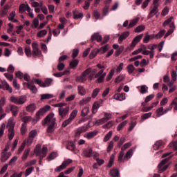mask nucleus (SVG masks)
<instances>
[{"mask_svg": "<svg viewBox=\"0 0 177 177\" xmlns=\"http://www.w3.org/2000/svg\"><path fill=\"white\" fill-rule=\"evenodd\" d=\"M153 99H154V94H151L148 96L146 97L145 102H142V106H146L147 105V103H149V102H150V100H153Z\"/></svg>", "mask_w": 177, "mask_h": 177, "instance_id": "cd10ccee", "label": "nucleus"}, {"mask_svg": "<svg viewBox=\"0 0 177 177\" xmlns=\"http://www.w3.org/2000/svg\"><path fill=\"white\" fill-rule=\"evenodd\" d=\"M91 97H84L79 102L80 106H85L91 102Z\"/></svg>", "mask_w": 177, "mask_h": 177, "instance_id": "2f4dec72", "label": "nucleus"}, {"mask_svg": "<svg viewBox=\"0 0 177 177\" xmlns=\"http://www.w3.org/2000/svg\"><path fill=\"white\" fill-rule=\"evenodd\" d=\"M25 54L28 57H31V48L30 46L25 47Z\"/></svg>", "mask_w": 177, "mask_h": 177, "instance_id": "e2e57ef3", "label": "nucleus"}, {"mask_svg": "<svg viewBox=\"0 0 177 177\" xmlns=\"http://www.w3.org/2000/svg\"><path fill=\"white\" fill-rule=\"evenodd\" d=\"M165 114L164 113V107L161 106L156 110V117H161V115H164Z\"/></svg>", "mask_w": 177, "mask_h": 177, "instance_id": "3c124183", "label": "nucleus"}, {"mask_svg": "<svg viewBox=\"0 0 177 177\" xmlns=\"http://www.w3.org/2000/svg\"><path fill=\"white\" fill-rule=\"evenodd\" d=\"M106 73L104 72V69H101L97 74L95 75V78H97V82L102 84L104 81V77Z\"/></svg>", "mask_w": 177, "mask_h": 177, "instance_id": "9b49d317", "label": "nucleus"}, {"mask_svg": "<svg viewBox=\"0 0 177 177\" xmlns=\"http://www.w3.org/2000/svg\"><path fill=\"white\" fill-rule=\"evenodd\" d=\"M37 130H32L29 134H28V136L29 138H32V139H35V136H37Z\"/></svg>", "mask_w": 177, "mask_h": 177, "instance_id": "774afa93", "label": "nucleus"}, {"mask_svg": "<svg viewBox=\"0 0 177 177\" xmlns=\"http://www.w3.org/2000/svg\"><path fill=\"white\" fill-rule=\"evenodd\" d=\"M41 124L43 127L48 125L47 132L48 133H52V132L56 129V118H55V114H48L44 120H42Z\"/></svg>", "mask_w": 177, "mask_h": 177, "instance_id": "f03ea898", "label": "nucleus"}, {"mask_svg": "<svg viewBox=\"0 0 177 177\" xmlns=\"http://www.w3.org/2000/svg\"><path fill=\"white\" fill-rule=\"evenodd\" d=\"M34 171V167H28L25 171V176H28Z\"/></svg>", "mask_w": 177, "mask_h": 177, "instance_id": "69168bd1", "label": "nucleus"}, {"mask_svg": "<svg viewBox=\"0 0 177 177\" xmlns=\"http://www.w3.org/2000/svg\"><path fill=\"white\" fill-rule=\"evenodd\" d=\"M57 157V153L56 152H52L47 157L48 161H52V160H55Z\"/></svg>", "mask_w": 177, "mask_h": 177, "instance_id": "5fc2aeb1", "label": "nucleus"}, {"mask_svg": "<svg viewBox=\"0 0 177 177\" xmlns=\"http://www.w3.org/2000/svg\"><path fill=\"white\" fill-rule=\"evenodd\" d=\"M91 41H97V42H102V35L99 33H95L91 36Z\"/></svg>", "mask_w": 177, "mask_h": 177, "instance_id": "c756f323", "label": "nucleus"}, {"mask_svg": "<svg viewBox=\"0 0 177 177\" xmlns=\"http://www.w3.org/2000/svg\"><path fill=\"white\" fill-rule=\"evenodd\" d=\"M19 106L12 104L7 105L5 108L6 113H9L10 111H11L13 117H17V114H19Z\"/></svg>", "mask_w": 177, "mask_h": 177, "instance_id": "0eeeda50", "label": "nucleus"}, {"mask_svg": "<svg viewBox=\"0 0 177 177\" xmlns=\"http://www.w3.org/2000/svg\"><path fill=\"white\" fill-rule=\"evenodd\" d=\"M99 107H100V104L97 102H95L92 106V113L93 114H96L97 111L99 110Z\"/></svg>", "mask_w": 177, "mask_h": 177, "instance_id": "7c9ffc66", "label": "nucleus"}, {"mask_svg": "<svg viewBox=\"0 0 177 177\" xmlns=\"http://www.w3.org/2000/svg\"><path fill=\"white\" fill-rule=\"evenodd\" d=\"M53 107H59L58 113L61 118H64L66 115H68V111H70V107L67 106L66 103H57L53 105Z\"/></svg>", "mask_w": 177, "mask_h": 177, "instance_id": "20e7f679", "label": "nucleus"}, {"mask_svg": "<svg viewBox=\"0 0 177 177\" xmlns=\"http://www.w3.org/2000/svg\"><path fill=\"white\" fill-rule=\"evenodd\" d=\"M97 135V131H94L91 132L87 133V134L84 136V138H86V139H92L93 138H95Z\"/></svg>", "mask_w": 177, "mask_h": 177, "instance_id": "e433bc0d", "label": "nucleus"}, {"mask_svg": "<svg viewBox=\"0 0 177 177\" xmlns=\"http://www.w3.org/2000/svg\"><path fill=\"white\" fill-rule=\"evenodd\" d=\"M6 103V99L4 97H1L0 99V114L3 113V106H5Z\"/></svg>", "mask_w": 177, "mask_h": 177, "instance_id": "473e14b6", "label": "nucleus"}, {"mask_svg": "<svg viewBox=\"0 0 177 177\" xmlns=\"http://www.w3.org/2000/svg\"><path fill=\"white\" fill-rule=\"evenodd\" d=\"M10 156H12V153L10 152L1 151V161L2 162H6V161H8V160H9V158H10Z\"/></svg>", "mask_w": 177, "mask_h": 177, "instance_id": "2eb2a0df", "label": "nucleus"}, {"mask_svg": "<svg viewBox=\"0 0 177 177\" xmlns=\"http://www.w3.org/2000/svg\"><path fill=\"white\" fill-rule=\"evenodd\" d=\"M9 100L11 103H14V104H24V103L27 102V97L26 95H21L19 97L11 96L10 97Z\"/></svg>", "mask_w": 177, "mask_h": 177, "instance_id": "423d86ee", "label": "nucleus"}, {"mask_svg": "<svg viewBox=\"0 0 177 177\" xmlns=\"http://www.w3.org/2000/svg\"><path fill=\"white\" fill-rule=\"evenodd\" d=\"M171 106L174 107V110L177 111V97H176L171 102Z\"/></svg>", "mask_w": 177, "mask_h": 177, "instance_id": "338daca9", "label": "nucleus"}, {"mask_svg": "<svg viewBox=\"0 0 177 177\" xmlns=\"http://www.w3.org/2000/svg\"><path fill=\"white\" fill-rule=\"evenodd\" d=\"M15 16H16V12L15 11L11 12L8 17V20L10 21H12V23H17V21H19L15 19Z\"/></svg>", "mask_w": 177, "mask_h": 177, "instance_id": "72a5a7b5", "label": "nucleus"}, {"mask_svg": "<svg viewBox=\"0 0 177 177\" xmlns=\"http://www.w3.org/2000/svg\"><path fill=\"white\" fill-rule=\"evenodd\" d=\"M50 110V106L46 105L43 108L40 109L36 113V120L37 121H39L41 120V117L45 114V113H48Z\"/></svg>", "mask_w": 177, "mask_h": 177, "instance_id": "6e6552de", "label": "nucleus"}, {"mask_svg": "<svg viewBox=\"0 0 177 177\" xmlns=\"http://www.w3.org/2000/svg\"><path fill=\"white\" fill-rule=\"evenodd\" d=\"M16 124V122H15V118L13 117H11L8 122L7 124V128L8 129H15V125Z\"/></svg>", "mask_w": 177, "mask_h": 177, "instance_id": "bb28decb", "label": "nucleus"}, {"mask_svg": "<svg viewBox=\"0 0 177 177\" xmlns=\"http://www.w3.org/2000/svg\"><path fill=\"white\" fill-rule=\"evenodd\" d=\"M139 22V18H136L131 21H130V23L127 27V28H132V27H135L136 24H138Z\"/></svg>", "mask_w": 177, "mask_h": 177, "instance_id": "58836bf2", "label": "nucleus"}, {"mask_svg": "<svg viewBox=\"0 0 177 177\" xmlns=\"http://www.w3.org/2000/svg\"><path fill=\"white\" fill-rule=\"evenodd\" d=\"M71 122H73V120L69 118L68 120H66L62 122V128H66V127H67V125H70Z\"/></svg>", "mask_w": 177, "mask_h": 177, "instance_id": "052dcab7", "label": "nucleus"}, {"mask_svg": "<svg viewBox=\"0 0 177 177\" xmlns=\"http://www.w3.org/2000/svg\"><path fill=\"white\" fill-rule=\"evenodd\" d=\"M145 28L146 27L145 26V25H141L136 27L134 31L135 32H142V31H145Z\"/></svg>", "mask_w": 177, "mask_h": 177, "instance_id": "680f3d73", "label": "nucleus"}, {"mask_svg": "<svg viewBox=\"0 0 177 177\" xmlns=\"http://www.w3.org/2000/svg\"><path fill=\"white\" fill-rule=\"evenodd\" d=\"M142 38H143V34L136 36L131 42V46L135 48L138 42H140Z\"/></svg>", "mask_w": 177, "mask_h": 177, "instance_id": "4be33fe9", "label": "nucleus"}, {"mask_svg": "<svg viewBox=\"0 0 177 177\" xmlns=\"http://www.w3.org/2000/svg\"><path fill=\"white\" fill-rule=\"evenodd\" d=\"M24 85H26L28 89H30L32 93H37L38 92V88L34 85V82H24Z\"/></svg>", "mask_w": 177, "mask_h": 177, "instance_id": "ddd939ff", "label": "nucleus"}, {"mask_svg": "<svg viewBox=\"0 0 177 177\" xmlns=\"http://www.w3.org/2000/svg\"><path fill=\"white\" fill-rule=\"evenodd\" d=\"M92 154H93V150H92V148L91 147L84 149L82 152V155L86 158H91V157H92Z\"/></svg>", "mask_w": 177, "mask_h": 177, "instance_id": "dca6fc26", "label": "nucleus"}, {"mask_svg": "<svg viewBox=\"0 0 177 177\" xmlns=\"http://www.w3.org/2000/svg\"><path fill=\"white\" fill-rule=\"evenodd\" d=\"M169 158H165L160 162V164L158 166L159 168V170H158L159 174H162V172H164L165 171H167V169H168V165H165V163H167V162L169 161ZM163 165H165V166L163 167Z\"/></svg>", "mask_w": 177, "mask_h": 177, "instance_id": "f8f14e48", "label": "nucleus"}, {"mask_svg": "<svg viewBox=\"0 0 177 177\" xmlns=\"http://www.w3.org/2000/svg\"><path fill=\"white\" fill-rule=\"evenodd\" d=\"M8 138L9 140H12L15 138V129H8Z\"/></svg>", "mask_w": 177, "mask_h": 177, "instance_id": "c9c22d12", "label": "nucleus"}, {"mask_svg": "<svg viewBox=\"0 0 177 177\" xmlns=\"http://www.w3.org/2000/svg\"><path fill=\"white\" fill-rule=\"evenodd\" d=\"M47 34H48V30H42L39 31L37 33V37H38V38H43V37H45V35H46Z\"/></svg>", "mask_w": 177, "mask_h": 177, "instance_id": "49530a36", "label": "nucleus"}, {"mask_svg": "<svg viewBox=\"0 0 177 177\" xmlns=\"http://www.w3.org/2000/svg\"><path fill=\"white\" fill-rule=\"evenodd\" d=\"M88 129H89V128H88V127L86 126L79 127L75 131V136H77V138H80V136H81V133H84V132H86Z\"/></svg>", "mask_w": 177, "mask_h": 177, "instance_id": "f3484780", "label": "nucleus"}, {"mask_svg": "<svg viewBox=\"0 0 177 177\" xmlns=\"http://www.w3.org/2000/svg\"><path fill=\"white\" fill-rule=\"evenodd\" d=\"M1 88L6 91H8L10 93H12V92L13 91L12 90V88L10 87V86H9V84H8L6 81H1Z\"/></svg>", "mask_w": 177, "mask_h": 177, "instance_id": "393cba45", "label": "nucleus"}, {"mask_svg": "<svg viewBox=\"0 0 177 177\" xmlns=\"http://www.w3.org/2000/svg\"><path fill=\"white\" fill-rule=\"evenodd\" d=\"M78 63H80V61L78 59L72 60V62H70L71 68H75V67L78 66Z\"/></svg>", "mask_w": 177, "mask_h": 177, "instance_id": "603ef678", "label": "nucleus"}, {"mask_svg": "<svg viewBox=\"0 0 177 177\" xmlns=\"http://www.w3.org/2000/svg\"><path fill=\"white\" fill-rule=\"evenodd\" d=\"M129 37V32H122L118 38L119 44H122V41H124V39H127V38H128Z\"/></svg>", "mask_w": 177, "mask_h": 177, "instance_id": "b1692460", "label": "nucleus"}, {"mask_svg": "<svg viewBox=\"0 0 177 177\" xmlns=\"http://www.w3.org/2000/svg\"><path fill=\"white\" fill-rule=\"evenodd\" d=\"M8 10H9V5L6 4L3 8L0 10V18L5 17L8 15Z\"/></svg>", "mask_w": 177, "mask_h": 177, "instance_id": "412c9836", "label": "nucleus"}, {"mask_svg": "<svg viewBox=\"0 0 177 177\" xmlns=\"http://www.w3.org/2000/svg\"><path fill=\"white\" fill-rule=\"evenodd\" d=\"M165 32H166V30L164 29L160 30L158 34L155 35V38H156V39H160V38H162Z\"/></svg>", "mask_w": 177, "mask_h": 177, "instance_id": "864d4df0", "label": "nucleus"}, {"mask_svg": "<svg viewBox=\"0 0 177 177\" xmlns=\"http://www.w3.org/2000/svg\"><path fill=\"white\" fill-rule=\"evenodd\" d=\"M77 91L79 95H81V96H84V95H86V90H85V88H84L82 86H78Z\"/></svg>", "mask_w": 177, "mask_h": 177, "instance_id": "a19ab883", "label": "nucleus"}, {"mask_svg": "<svg viewBox=\"0 0 177 177\" xmlns=\"http://www.w3.org/2000/svg\"><path fill=\"white\" fill-rule=\"evenodd\" d=\"M147 49H149L151 52H153V54L156 55L154 49H157V44H149L147 46Z\"/></svg>", "mask_w": 177, "mask_h": 177, "instance_id": "bf43d9fd", "label": "nucleus"}, {"mask_svg": "<svg viewBox=\"0 0 177 177\" xmlns=\"http://www.w3.org/2000/svg\"><path fill=\"white\" fill-rule=\"evenodd\" d=\"M32 56H41V51L39 48H38V44L36 42L32 43Z\"/></svg>", "mask_w": 177, "mask_h": 177, "instance_id": "4468645a", "label": "nucleus"}, {"mask_svg": "<svg viewBox=\"0 0 177 177\" xmlns=\"http://www.w3.org/2000/svg\"><path fill=\"white\" fill-rule=\"evenodd\" d=\"M89 114V107L85 106L81 111L82 117H86Z\"/></svg>", "mask_w": 177, "mask_h": 177, "instance_id": "c03bdc74", "label": "nucleus"}, {"mask_svg": "<svg viewBox=\"0 0 177 177\" xmlns=\"http://www.w3.org/2000/svg\"><path fill=\"white\" fill-rule=\"evenodd\" d=\"M97 53H99V49L95 48L93 50L89 55L90 59H94V57H96V56H97Z\"/></svg>", "mask_w": 177, "mask_h": 177, "instance_id": "a18cd8bd", "label": "nucleus"}, {"mask_svg": "<svg viewBox=\"0 0 177 177\" xmlns=\"http://www.w3.org/2000/svg\"><path fill=\"white\" fill-rule=\"evenodd\" d=\"M169 27L170 28V29H169L168 31L165 35V38L169 37V35H171V34H172V32L175 31V22H171V24H169Z\"/></svg>", "mask_w": 177, "mask_h": 177, "instance_id": "aec40b11", "label": "nucleus"}, {"mask_svg": "<svg viewBox=\"0 0 177 177\" xmlns=\"http://www.w3.org/2000/svg\"><path fill=\"white\" fill-rule=\"evenodd\" d=\"M162 146V140H158L156 142V144L153 145L154 150H158Z\"/></svg>", "mask_w": 177, "mask_h": 177, "instance_id": "6e6d98bb", "label": "nucleus"}, {"mask_svg": "<svg viewBox=\"0 0 177 177\" xmlns=\"http://www.w3.org/2000/svg\"><path fill=\"white\" fill-rule=\"evenodd\" d=\"M125 80V75H120L115 79V84H120L122 81H124Z\"/></svg>", "mask_w": 177, "mask_h": 177, "instance_id": "de8ad7c7", "label": "nucleus"}, {"mask_svg": "<svg viewBox=\"0 0 177 177\" xmlns=\"http://www.w3.org/2000/svg\"><path fill=\"white\" fill-rule=\"evenodd\" d=\"M84 17V14L82 12H78V10H73V19L75 20L78 19H82Z\"/></svg>", "mask_w": 177, "mask_h": 177, "instance_id": "c85d7f7f", "label": "nucleus"}, {"mask_svg": "<svg viewBox=\"0 0 177 177\" xmlns=\"http://www.w3.org/2000/svg\"><path fill=\"white\" fill-rule=\"evenodd\" d=\"M111 136H113V131H111L104 138V142H108V140H110Z\"/></svg>", "mask_w": 177, "mask_h": 177, "instance_id": "0e129e2a", "label": "nucleus"}, {"mask_svg": "<svg viewBox=\"0 0 177 177\" xmlns=\"http://www.w3.org/2000/svg\"><path fill=\"white\" fill-rule=\"evenodd\" d=\"M132 146V144L131 142L125 143L121 148V151L119 153L118 156V162H125V161H128L131 157H132V155L133 154V149H130L124 155V151L127 150V149H129Z\"/></svg>", "mask_w": 177, "mask_h": 177, "instance_id": "f257e3e1", "label": "nucleus"}, {"mask_svg": "<svg viewBox=\"0 0 177 177\" xmlns=\"http://www.w3.org/2000/svg\"><path fill=\"white\" fill-rule=\"evenodd\" d=\"M127 124H128V120H124L122 122H121L120 124H119V125L117 127V131H121L122 129V128H124V127H125V125H127Z\"/></svg>", "mask_w": 177, "mask_h": 177, "instance_id": "13d9d810", "label": "nucleus"}, {"mask_svg": "<svg viewBox=\"0 0 177 177\" xmlns=\"http://www.w3.org/2000/svg\"><path fill=\"white\" fill-rule=\"evenodd\" d=\"M32 142H34V138L28 136L23 142L25 143V145L31 146Z\"/></svg>", "mask_w": 177, "mask_h": 177, "instance_id": "09e8293b", "label": "nucleus"}, {"mask_svg": "<svg viewBox=\"0 0 177 177\" xmlns=\"http://www.w3.org/2000/svg\"><path fill=\"white\" fill-rule=\"evenodd\" d=\"M142 54L145 55V56H147L149 55L150 59H153V57H154V54L153 51H151V50H145L142 51Z\"/></svg>", "mask_w": 177, "mask_h": 177, "instance_id": "8fccbe9b", "label": "nucleus"}, {"mask_svg": "<svg viewBox=\"0 0 177 177\" xmlns=\"http://www.w3.org/2000/svg\"><path fill=\"white\" fill-rule=\"evenodd\" d=\"M158 13V7L157 6H153L151 7V11L149 14L148 15V18L151 19L155 15H157Z\"/></svg>", "mask_w": 177, "mask_h": 177, "instance_id": "a211bd4d", "label": "nucleus"}, {"mask_svg": "<svg viewBox=\"0 0 177 177\" xmlns=\"http://www.w3.org/2000/svg\"><path fill=\"white\" fill-rule=\"evenodd\" d=\"M66 148L68 150H71V151H74V150L76 149L75 144L73 142H69L67 144Z\"/></svg>", "mask_w": 177, "mask_h": 177, "instance_id": "37998d69", "label": "nucleus"}, {"mask_svg": "<svg viewBox=\"0 0 177 177\" xmlns=\"http://www.w3.org/2000/svg\"><path fill=\"white\" fill-rule=\"evenodd\" d=\"M35 83L40 86L41 88H46V86H50L53 80L52 79H46L44 82L41 81L39 79H35Z\"/></svg>", "mask_w": 177, "mask_h": 177, "instance_id": "1a4fd4ad", "label": "nucleus"}, {"mask_svg": "<svg viewBox=\"0 0 177 177\" xmlns=\"http://www.w3.org/2000/svg\"><path fill=\"white\" fill-rule=\"evenodd\" d=\"M34 153L36 156H39V157L44 158L46 157V155L48 154V148L46 147H43L41 149V145H37L35 148Z\"/></svg>", "mask_w": 177, "mask_h": 177, "instance_id": "39448f33", "label": "nucleus"}, {"mask_svg": "<svg viewBox=\"0 0 177 177\" xmlns=\"http://www.w3.org/2000/svg\"><path fill=\"white\" fill-rule=\"evenodd\" d=\"M73 160L71 159L64 160L60 166L57 167V168L55 169V172H61V171H63V169H66V168L68 167L69 164H71Z\"/></svg>", "mask_w": 177, "mask_h": 177, "instance_id": "9d476101", "label": "nucleus"}, {"mask_svg": "<svg viewBox=\"0 0 177 177\" xmlns=\"http://www.w3.org/2000/svg\"><path fill=\"white\" fill-rule=\"evenodd\" d=\"M125 93H116L113 95V99L115 100H119L120 102H122V100H125L126 97H125Z\"/></svg>", "mask_w": 177, "mask_h": 177, "instance_id": "5701e85b", "label": "nucleus"}, {"mask_svg": "<svg viewBox=\"0 0 177 177\" xmlns=\"http://www.w3.org/2000/svg\"><path fill=\"white\" fill-rule=\"evenodd\" d=\"M92 73H96V69L88 68L82 73L81 75L77 77L75 81L77 82H85L86 80L92 81V79L93 78V74H92Z\"/></svg>", "mask_w": 177, "mask_h": 177, "instance_id": "7ed1b4c3", "label": "nucleus"}, {"mask_svg": "<svg viewBox=\"0 0 177 177\" xmlns=\"http://www.w3.org/2000/svg\"><path fill=\"white\" fill-rule=\"evenodd\" d=\"M114 73H115V68H112L109 71V74H108V75L106 76V82L110 81V80H111V78H113V75H114Z\"/></svg>", "mask_w": 177, "mask_h": 177, "instance_id": "ea45409f", "label": "nucleus"}, {"mask_svg": "<svg viewBox=\"0 0 177 177\" xmlns=\"http://www.w3.org/2000/svg\"><path fill=\"white\" fill-rule=\"evenodd\" d=\"M26 114V113H20L19 117L22 122H24V124H27L28 122H30L31 120H32V118L31 116H24Z\"/></svg>", "mask_w": 177, "mask_h": 177, "instance_id": "6ab92c4d", "label": "nucleus"}, {"mask_svg": "<svg viewBox=\"0 0 177 177\" xmlns=\"http://www.w3.org/2000/svg\"><path fill=\"white\" fill-rule=\"evenodd\" d=\"M20 131L21 135H26V133H27V124L22 123L20 128Z\"/></svg>", "mask_w": 177, "mask_h": 177, "instance_id": "79ce46f5", "label": "nucleus"}, {"mask_svg": "<svg viewBox=\"0 0 177 177\" xmlns=\"http://www.w3.org/2000/svg\"><path fill=\"white\" fill-rule=\"evenodd\" d=\"M36 109L37 105H35V104H30L26 107V111L32 113L33 111H35Z\"/></svg>", "mask_w": 177, "mask_h": 177, "instance_id": "4c0bfd02", "label": "nucleus"}, {"mask_svg": "<svg viewBox=\"0 0 177 177\" xmlns=\"http://www.w3.org/2000/svg\"><path fill=\"white\" fill-rule=\"evenodd\" d=\"M30 151H31V149L30 148L25 149L21 156L22 161H26V160H27V158L28 157V154H30Z\"/></svg>", "mask_w": 177, "mask_h": 177, "instance_id": "f704fd0d", "label": "nucleus"}, {"mask_svg": "<svg viewBox=\"0 0 177 177\" xmlns=\"http://www.w3.org/2000/svg\"><path fill=\"white\" fill-rule=\"evenodd\" d=\"M109 175L111 177H120V170L113 168L110 170Z\"/></svg>", "mask_w": 177, "mask_h": 177, "instance_id": "a878e982", "label": "nucleus"}, {"mask_svg": "<svg viewBox=\"0 0 177 177\" xmlns=\"http://www.w3.org/2000/svg\"><path fill=\"white\" fill-rule=\"evenodd\" d=\"M127 70L129 74H132V73H133L135 71V66H133V64H129L127 66Z\"/></svg>", "mask_w": 177, "mask_h": 177, "instance_id": "4d7b16f0", "label": "nucleus"}]
</instances>
